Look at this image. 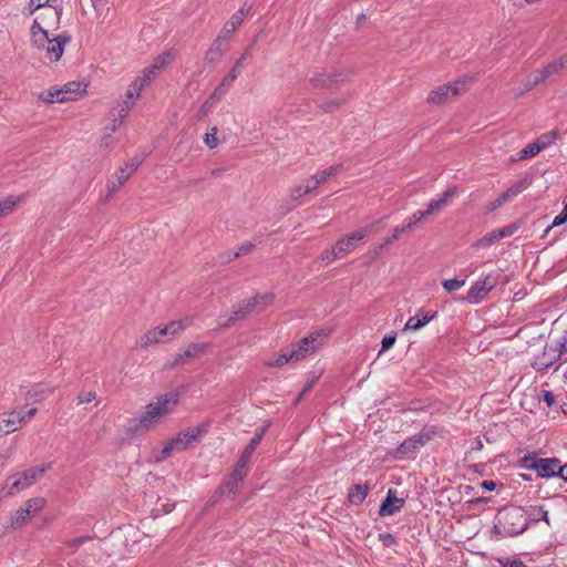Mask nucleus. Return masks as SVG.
<instances>
[{
	"label": "nucleus",
	"instance_id": "nucleus-1",
	"mask_svg": "<svg viewBox=\"0 0 567 567\" xmlns=\"http://www.w3.org/2000/svg\"><path fill=\"white\" fill-rule=\"evenodd\" d=\"M529 526V519L522 507L506 506L495 516L493 534L497 539L514 537L524 533Z\"/></svg>",
	"mask_w": 567,
	"mask_h": 567
},
{
	"label": "nucleus",
	"instance_id": "nucleus-2",
	"mask_svg": "<svg viewBox=\"0 0 567 567\" xmlns=\"http://www.w3.org/2000/svg\"><path fill=\"white\" fill-rule=\"evenodd\" d=\"M209 423L204 422L195 427H188L179 432L176 437L172 439L162 450L158 461L168 457L174 452L185 450L190 443L199 441L208 432Z\"/></svg>",
	"mask_w": 567,
	"mask_h": 567
},
{
	"label": "nucleus",
	"instance_id": "nucleus-3",
	"mask_svg": "<svg viewBox=\"0 0 567 567\" xmlns=\"http://www.w3.org/2000/svg\"><path fill=\"white\" fill-rule=\"evenodd\" d=\"M518 463L522 468L535 471L540 478L558 476L564 471L557 457L542 458L536 454H528L520 457Z\"/></svg>",
	"mask_w": 567,
	"mask_h": 567
},
{
	"label": "nucleus",
	"instance_id": "nucleus-4",
	"mask_svg": "<svg viewBox=\"0 0 567 567\" xmlns=\"http://www.w3.org/2000/svg\"><path fill=\"white\" fill-rule=\"evenodd\" d=\"M352 74L353 70L350 68L330 69L316 72L309 82L315 89H334L343 84Z\"/></svg>",
	"mask_w": 567,
	"mask_h": 567
},
{
	"label": "nucleus",
	"instance_id": "nucleus-5",
	"mask_svg": "<svg viewBox=\"0 0 567 567\" xmlns=\"http://www.w3.org/2000/svg\"><path fill=\"white\" fill-rule=\"evenodd\" d=\"M272 295L267 293L262 296L257 295L251 299L244 301L243 303L238 305L237 308L234 309L231 316L225 323L221 324V327L228 328L231 326L233 322L237 320H243L254 312H259L264 310L268 305L272 302Z\"/></svg>",
	"mask_w": 567,
	"mask_h": 567
},
{
	"label": "nucleus",
	"instance_id": "nucleus-6",
	"mask_svg": "<svg viewBox=\"0 0 567 567\" xmlns=\"http://www.w3.org/2000/svg\"><path fill=\"white\" fill-rule=\"evenodd\" d=\"M436 434L435 427H424L421 432L404 440L392 453L396 460H403L406 456L415 454L426 442Z\"/></svg>",
	"mask_w": 567,
	"mask_h": 567
},
{
	"label": "nucleus",
	"instance_id": "nucleus-7",
	"mask_svg": "<svg viewBox=\"0 0 567 567\" xmlns=\"http://www.w3.org/2000/svg\"><path fill=\"white\" fill-rule=\"evenodd\" d=\"M49 465H41L30 467L21 473L14 474L9 480H12L11 484H8L7 495L12 496L18 492H21L31 485H33L48 470Z\"/></svg>",
	"mask_w": 567,
	"mask_h": 567
},
{
	"label": "nucleus",
	"instance_id": "nucleus-8",
	"mask_svg": "<svg viewBox=\"0 0 567 567\" xmlns=\"http://www.w3.org/2000/svg\"><path fill=\"white\" fill-rule=\"evenodd\" d=\"M37 408L12 411L0 416V432L10 434L19 429L22 423L29 422L37 413Z\"/></svg>",
	"mask_w": 567,
	"mask_h": 567
},
{
	"label": "nucleus",
	"instance_id": "nucleus-9",
	"mask_svg": "<svg viewBox=\"0 0 567 567\" xmlns=\"http://www.w3.org/2000/svg\"><path fill=\"white\" fill-rule=\"evenodd\" d=\"M498 275L497 274H488L483 279L477 280L473 284V286L467 291L465 300L471 305H477L488 292L497 285Z\"/></svg>",
	"mask_w": 567,
	"mask_h": 567
},
{
	"label": "nucleus",
	"instance_id": "nucleus-10",
	"mask_svg": "<svg viewBox=\"0 0 567 567\" xmlns=\"http://www.w3.org/2000/svg\"><path fill=\"white\" fill-rule=\"evenodd\" d=\"M70 40L71 37L68 34H60L53 39H50L49 34H47L42 45H32V48L39 51H44L45 58L50 62H58L61 59L64 52V48L70 42Z\"/></svg>",
	"mask_w": 567,
	"mask_h": 567
},
{
	"label": "nucleus",
	"instance_id": "nucleus-11",
	"mask_svg": "<svg viewBox=\"0 0 567 567\" xmlns=\"http://www.w3.org/2000/svg\"><path fill=\"white\" fill-rule=\"evenodd\" d=\"M373 228L374 224H370L364 228L351 233L346 238L340 239L339 241L336 243L337 249H339V252L346 256L347 254L355 249L359 243L362 239H364L373 230Z\"/></svg>",
	"mask_w": 567,
	"mask_h": 567
},
{
	"label": "nucleus",
	"instance_id": "nucleus-12",
	"mask_svg": "<svg viewBox=\"0 0 567 567\" xmlns=\"http://www.w3.org/2000/svg\"><path fill=\"white\" fill-rule=\"evenodd\" d=\"M460 82H453L443 84L435 90H432L427 95V103L432 105H440L444 103L450 96L457 95L460 93Z\"/></svg>",
	"mask_w": 567,
	"mask_h": 567
},
{
	"label": "nucleus",
	"instance_id": "nucleus-13",
	"mask_svg": "<svg viewBox=\"0 0 567 567\" xmlns=\"http://www.w3.org/2000/svg\"><path fill=\"white\" fill-rule=\"evenodd\" d=\"M396 491L390 488L386 493V497L381 503L379 515L382 517L394 515L400 512L404 504L405 499L402 497H396Z\"/></svg>",
	"mask_w": 567,
	"mask_h": 567
},
{
	"label": "nucleus",
	"instance_id": "nucleus-14",
	"mask_svg": "<svg viewBox=\"0 0 567 567\" xmlns=\"http://www.w3.org/2000/svg\"><path fill=\"white\" fill-rule=\"evenodd\" d=\"M316 342L317 338L313 336L303 338L293 347L292 351L289 353V359H292L293 361L305 359L308 354L316 351Z\"/></svg>",
	"mask_w": 567,
	"mask_h": 567
},
{
	"label": "nucleus",
	"instance_id": "nucleus-15",
	"mask_svg": "<svg viewBox=\"0 0 567 567\" xmlns=\"http://www.w3.org/2000/svg\"><path fill=\"white\" fill-rule=\"evenodd\" d=\"M163 417L158 409L155 408L154 403L146 405L145 412L140 416L138 424L135 426V432L147 431L151 425L157 423Z\"/></svg>",
	"mask_w": 567,
	"mask_h": 567
},
{
	"label": "nucleus",
	"instance_id": "nucleus-16",
	"mask_svg": "<svg viewBox=\"0 0 567 567\" xmlns=\"http://www.w3.org/2000/svg\"><path fill=\"white\" fill-rule=\"evenodd\" d=\"M179 394L178 392H169L156 398V402H153L155 408L158 409L162 416L171 413L174 408L178 404Z\"/></svg>",
	"mask_w": 567,
	"mask_h": 567
},
{
	"label": "nucleus",
	"instance_id": "nucleus-17",
	"mask_svg": "<svg viewBox=\"0 0 567 567\" xmlns=\"http://www.w3.org/2000/svg\"><path fill=\"white\" fill-rule=\"evenodd\" d=\"M207 348V343H190L187 349L177 353L174 358V361L171 363V367H176L181 363L186 362L189 359L196 358L202 354Z\"/></svg>",
	"mask_w": 567,
	"mask_h": 567
},
{
	"label": "nucleus",
	"instance_id": "nucleus-18",
	"mask_svg": "<svg viewBox=\"0 0 567 567\" xmlns=\"http://www.w3.org/2000/svg\"><path fill=\"white\" fill-rule=\"evenodd\" d=\"M567 65V54L560 56L557 60L551 61L546 66H544L536 76L540 81V83L545 82L551 75L557 74L560 70H563Z\"/></svg>",
	"mask_w": 567,
	"mask_h": 567
},
{
	"label": "nucleus",
	"instance_id": "nucleus-19",
	"mask_svg": "<svg viewBox=\"0 0 567 567\" xmlns=\"http://www.w3.org/2000/svg\"><path fill=\"white\" fill-rule=\"evenodd\" d=\"M548 350H550V347L547 346L544 349V352L535 358V360L532 362V368L535 371H544L548 368H550L557 360H559L560 355L558 353H549Z\"/></svg>",
	"mask_w": 567,
	"mask_h": 567
},
{
	"label": "nucleus",
	"instance_id": "nucleus-20",
	"mask_svg": "<svg viewBox=\"0 0 567 567\" xmlns=\"http://www.w3.org/2000/svg\"><path fill=\"white\" fill-rule=\"evenodd\" d=\"M530 185V179L528 176L519 179L511 187H508L504 193H502L498 198L505 205L506 203L513 200L517 195L524 192Z\"/></svg>",
	"mask_w": 567,
	"mask_h": 567
},
{
	"label": "nucleus",
	"instance_id": "nucleus-21",
	"mask_svg": "<svg viewBox=\"0 0 567 567\" xmlns=\"http://www.w3.org/2000/svg\"><path fill=\"white\" fill-rule=\"evenodd\" d=\"M62 8L61 7H50L48 9H44L39 14V18L41 19L42 23L47 27H52L53 29H58L60 25V19L62 16Z\"/></svg>",
	"mask_w": 567,
	"mask_h": 567
},
{
	"label": "nucleus",
	"instance_id": "nucleus-22",
	"mask_svg": "<svg viewBox=\"0 0 567 567\" xmlns=\"http://www.w3.org/2000/svg\"><path fill=\"white\" fill-rule=\"evenodd\" d=\"M169 336L166 326L156 327L155 329L148 331L143 337H141L138 341V346L141 348H146L150 344L161 342L165 337Z\"/></svg>",
	"mask_w": 567,
	"mask_h": 567
},
{
	"label": "nucleus",
	"instance_id": "nucleus-23",
	"mask_svg": "<svg viewBox=\"0 0 567 567\" xmlns=\"http://www.w3.org/2000/svg\"><path fill=\"white\" fill-rule=\"evenodd\" d=\"M87 84L84 82L71 81L60 87V91L69 101H74L86 92Z\"/></svg>",
	"mask_w": 567,
	"mask_h": 567
},
{
	"label": "nucleus",
	"instance_id": "nucleus-24",
	"mask_svg": "<svg viewBox=\"0 0 567 567\" xmlns=\"http://www.w3.org/2000/svg\"><path fill=\"white\" fill-rule=\"evenodd\" d=\"M226 35L219 34L212 43L210 48L205 54V60L208 64H213L220 58L223 53V47L227 43Z\"/></svg>",
	"mask_w": 567,
	"mask_h": 567
},
{
	"label": "nucleus",
	"instance_id": "nucleus-25",
	"mask_svg": "<svg viewBox=\"0 0 567 567\" xmlns=\"http://www.w3.org/2000/svg\"><path fill=\"white\" fill-rule=\"evenodd\" d=\"M270 425V422L267 421L265 425L258 427L255 431L254 436L251 437L248 445L245 447V450L241 453V456H246L247 458H251L252 453L255 452L256 447L260 444L261 440L264 439L268 427Z\"/></svg>",
	"mask_w": 567,
	"mask_h": 567
},
{
	"label": "nucleus",
	"instance_id": "nucleus-26",
	"mask_svg": "<svg viewBox=\"0 0 567 567\" xmlns=\"http://www.w3.org/2000/svg\"><path fill=\"white\" fill-rule=\"evenodd\" d=\"M41 19L37 17L30 28V42L31 45H42L45 35L48 34V29L42 27Z\"/></svg>",
	"mask_w": 567,
	"mask_h": 567
},
{
	"label": "nucleus",
	"instance_id": "nucleus-27",
	"mask_svg": "<svg viewBox=\"0 0 567 567\" xmlns=\"http://www.w3.org/2000/svg\"><path fill=\"white\" fill-rule=\"evenodd\" d=\"M369 493V486L367 484H354L349 488L348 501L353 505H361Z\"/></svg>",
	"mask_w": 567,
	"mask_h": 567
},
{
	"label": "nucleus",
	"instance_id": "nucleus-28",
	"mask_svg": "<svg viewBox=\"0 0 567 567\" xmlns=\"http://www.w3.org/2000/svg\"><path fill=\"white\" fill-rule=\"evenodd\" d=\"M159 73H161L159 71H157L156 69H153V65L146 68L143 71V75L141 78H137L133 82V89L136 92V94L140 95L141 92L143 91L144 86L146 85V83L150 82L151 80L155 79Z\"/></svg>",
	"mask_w": 567,
	"mask_h": 567
},
{
	"label": "nucleus",
	"instance_id": "nucleus-29",
	"mask_svg": "<svg viewBox=\"0 0 567 567\" xmlns=\"http://www.w3.org/2000/svg\"><path fill=\"white\" fill-rule=\"evenodd\" d=\"M22 200L23 196H8L0 199V218L13 213Z\"/></svg>",
	"mask_w": 567,
	"mask_h": 567
},
{
	"label": "nucleus",
	"instance_id": "nucleus-30",
	"mask_svg": "<svg viewBox=\"0 0 567 567\" xmlns=\"http://www.w3.org/2000/svg\"><path fill=\"white\" fill-rule=\"evenodd\" d=\"M249 50H250V48H248L243 53V55L236 61V63L234 64V66L229 71V73L223 79V81H221L223 86H230L233 84V82L237 79L238 73H239L238 69L244 65L247 56L249 55Z\"/></svg>",
	"mask_w": 567,
	"mask_h": 567
},
{
	"label": "nucleus",
	"instance_id": "nucleus-31",
	"mask_svg": "<svg viewBox=\"0 0 567 567\" xmlns=\"http://www.w3.org/2000/svg\"><path fill=\"white\" fill-rule=\"evenodd\" d=\"M539 152H542V146H539L536 141H534L533 143H529L524 148H522L515 156H512L511 162H517L534 157Z\"/></svg>",
	"mask_w": 567,
	"mask_h": 567
},
{
	"label": "nucleus",
	"instance_id": "nucleus-32",
	"mask_svg": "<svg viewBox=\"0 0 567 567\" xmlns=\"http://www.w3.org/2000/svg\"><path fill=\"white\" fill-rule=\"evenodd\" d=\"M249 462L250 460L246 456H239L237 460L234 470L231 472V476L235 477L237 481H241L247 476L249 471Z\"/></svg>",
	"mask_w": 567,
	"mask_h": 567
},
{
	"label": "nucleus",
	"instance_id": "nucleus-33",
	"mask_svg": "<svg viewBox=\"0 0 567 567\" xmlns=\"http://www.w3.org/2000/svg\"><path fill=\"white\" fill-rule=\"evenodd\" d=\"M39 99L43 101L44 103H64L68 102V99L65 95H63L60 91V87H52L48 91L41 93L39 95Z\"/></svg>",
	"mask_w": 567,
	"mask_h": 567
},
{
	"label": "nucleus",
	"instance_id": "nucleus-34",
	"mask_svg": "<svg viewBox=\"0 0 567 567\" xmlns=\"http://www.w3.org/2000/svg\"><path fill=\"white\" fill-rule=\"evenodd\" d=\"M529 522L544 520L548 526L550 525L548 512L543 506L530 507L528 514H526Z\"/></svg>",
	"mask_w": 567,
	"mask_h": 567
},
{
	"label": "nucleus",
	"instance_id": "nucleus-35",
	"mask_svg": "<svg viewBox=\"0 0 567 567\" xmlns=\"http://www.w3.org/2000/svg\"><path fill=\"white\" fill-rule=\"evenodd\" d=\"M342 168H343L342 164L332 165V166H330L327 169L317 172L316 174H313V176L319 182V185H320V184L326 183L329 178H331L332 176H334L339 172H341Z\"/></svg>",
	"mask_w": 567,
	"mask_h": 567
},
{
	"label": "nucleus",
	"instance_id": "nucleus-36",
	"mask_svg": "<svg viewBox=\"0 0 567 567\" xmlns=\"http://www.w3.org/2000/svg\"><path fill=\"white\" fill-rule=\"evenodd\" d=\"M45 505V499L43 497H34V498H31V499H28L23 507L25 509H29L28 513L30 514V516H33L38 513H40L43 507Z\"/></svg>",
	"mask_w": 567,
	"mask_h": 567
},
{
	"label": "nucleus",
	"instance_id": "nucleus-37",
	"mask_svg": "<svg viewBox=\"0 0 567 567\" xmlns=\"http://www.w3.org/2000/svg\"><path fill=\"white\" fill-rule=\"evenodd\" d=\"M410 231V226H396L393 231H392V235L384 238V241L383 244L381 245V249L393 244L395 240L400 239V237L404 234H408Z\"/></svg>",
	"mask_w": 567,
	"mask_h": 567
},
{
	"label": "nucleus",
	"instance_id": "nucleus-38",
	"mask_svg": "<svg viewBox=\"0 0 567 567\" xmlns=\"http://www.w3.org/2000/svg\"><path fill=\"white\" fill-rule=\"evenodd\" d=\"M240 483L241 481H237L235 477L230 475L229 478L219 487L218 493H228L235 495L239 489Z\"/></svg>",
	"mask_w": 567,
	"mask_h": 567
},
{
	"label": "nucleus",
	"instance_id": "nucleus-39",
	"mask_svg": "<svg viewBox=\"0 0 567 567\" xmlns=\"http://www.w3.org/2000/svg\"><path fill=\"white\" fill-rule=\"evenodd\" d=\"M243 23L239 17L235 14L224 24L219 34L226 35V40H228L229 35L236 31V29Z\"/></svg>",
	"mask_w": 567,
	"mask_h": 567
},
{
	"label": "nucleus",
	"instance_id": "nucleus-40",
	"mask_svg": "<svg viewBox=\"0 0 567 567\" xmlns=\"http://www.w3.org/2000/svg\"><path fill=\"white\" fill-rule=\"evenodd\" d=\"M187 326H188L187 320H177V321H171L166 326V328L168 330L169 337L174 338V337L178 336L182 331H184Z\"/></svg>",
	"mask_w": 567,
	"mask_h": 567
},
{
	"label": "nucleus",
	"instance_id": "nucleus-41",
	"mask_svg": "<svg viewBox=\"0 0 567 567\" xmlns=\"http://www.w3.org/2000/svg\"><path fill=\"white\" fill-rule=\"evenodd\" d=\"M558 137L557 131H550L547 133L542 134L536 142L539 146H542V151L550 146Z\"/></svg>",
	"mask_w": 567,
	"mask_h": 567
},
{
	"label": "nucleus",
	"instance_id": "nucleus-42",
	"mask_svg": "<svg viewBox=\"0 0 567 567\" xmlns=\"http://www.w3.org/2000/svg\"><path fill=\"white\" fill-rule=\"evenodd\" d=\"M171 61V53L169 52H164L163 54L158 55L157 58L154 59L152 65H153V69H156L157 71H162Z\"/></svg>",
	"mask_w": 567,
	"mask_h": 567
},
{
	"label": "nucleus",
	"instance_id": "nucleus-43",
	"mask_svg": "<svg viewBox=\"0 0 567 567\" xmlns=\"http://www.w3.org/2000/svg\"><path fill=\"white\" fill-rule=\"evenodd\" d=\"M217 127L214 126L212 127L210 132L206 133L205 134V138H204V142L205 144L210 148H216L218 146V138H217Z\"/></svg>",
	"mask_w": 567,
	"mask_h": 567
},
{
	"label": "nucleus",
	"instance_id": "nucleus-44",
	"mask_svg": "<svg viewBox=\"0 0 567 567\" xmlns=\"http://www.w3.org/2000/svg\"><path fill=\"white\" fill-rule=\"evenodd\" d=\"M342 257H343V255L341 252H339V249H337V245H334L331 250H327L322 254L321 259L324 264H331L337 258H342Z\"/></svg>",
	"mask_w": 567,
	"mask_h": 567
},
{
	"label": "nucleus",
	"instance_id": "nucleus-45",
	"mask_svg": "<svg viewBox=\"0 0 567 567\" xmlns=\"http://www.w3.org/2000/svg\"><path fill=\"white\" fill-rule=\"evenodd\" d=\"M444 289L449 292L458 290L465 285V280L447 279L442 282Z\"/></svg>",
	"mask_w": 567,
	"mask_h": 567
},
{
	"label": "nucleus",
	"instance_id": "nucleus-46",
	"mask_svg": "<svg viewBox=\"0 0 567 567\" xmlns=\"http://www.w3.org/2000/svg\"><path fill=\"white\" fill-rule=\"evenodd\" d=\"M29 509H25L23 506L20 507L14 516H13V519H12V524L13 525H17V526H21L25 523L27 518L30 516V514L28 513Z\"/></svg>",
	"mask_w": 567,
	"mask_h": 567
},
{
	"label": "nucleus",
	"instance_id": "nucleus-47",
	"mask_svg": "<svg viewBox=\"0 0 567 567\" xmlns=\"http://www.w3.org/2000/svg\"><path fill=\"white\" fill-rule=\"evenodd\" d=\"M289 361H293L292 359H289V353H281L277 357V359L266 361L265 365L279 368L285 365Z\"/></svg>",
	"mask_w": 567,
	"mask_h": 567
},
{
	"label": "nucleus",
	"instance_id": "nucleus-48",
	"mask_svg": "<svg viewBox=\"0 0 567 567\" xmlns=\"http://www.w3.org/2000/svg\"><path fill=\"white\" fill-rule=\"evenodd\" d=\"M501 238L497 235V230L486 234L483 236L476 244V246L485 247L492 245L493 243L499 240Z\"/></svg>",
	"mask_w": 567,
	"mask_h": 567
},
{
	"label": "nucleus",
	"instance_id": "nucleus-49",
	"mask_svg": "<svg viewBox=\"0 0 567 567\" xmlns=\"http://www.w3.org/2000/svg\"><path fill=\"white\" fill-rule=\"evenodd\" d=\"M518 229H519L518 224H515V223L509 224L503 228L497 229V235L502 239V238L509 237V236L514 235Z\"/></svg>",
	"mask_w": 567,
	"mask_h": 567
},
{
	"label": "nucleus",
	"instance_id": "nucleus-50",
	"mask_svg": "<svg viewBox=\"0 0 567 567\" xmlns=\"http://www.w3.org/2000/svg\"><path fill=\"white\" fill-rule=\"evenodd\" d=\"M342 104L343 101L336 99L320 104V109L326 113H330L340 109Z\"/></svg>",
	"mask_w": 567,
	"mask_h": 567
},
{
	"label": "nucleus",
	"instance_id": "nucleus-51",
	"mask_svg": "<svg viewBox=\"0 0 567 567\" xmlns=\"http://www.w3.org/2000/svg\"><path fill=\"white\" fill-rule=\"evenodd\" d=\"M540 84V81L538 80V78L535 75L533 79H528L526 80V82L524 83V89L519 90L515 96L516 97H519L522 96L524 93L533 90L536 85Z\"/></svg>",
	"mask_w": 567,
	"mask_h": 567
},
{
	"label": "nucleus",
	"instance_id": "nucleus-52",
	"mask_svg": "<svg viewBox=\"0 0 567 567\" xmlns=\"http://www.w3.org/2000/svg\"><path fill=\"white\" fill-rule=\"evenodd\" d=\"M301 186H302V193H306L308 195V194L312 193L319 186V182L312 175L308 179H306L305 184Z\"/></svg>",
	"mask_w": 567,
	"mask_h": 567
},
{
	"label": "nucleus",
	"instance_id": "nucleus-53",
	"mask_svg": "<svg viewBox=\"0 0 567 567\" xmlns=\"http://www.w3.org/2000/svg\"><path fill=\"white\" fill-rule=\"evenodd\" d=\"M423 328V323L420 321V315L413 316L409 318V320L405 323L404 330H419Z\"/></svg>",
	"mask_w": 567,
	"mask_h": 567
},
{
	"label": "nucleus",
	"instance_id": "nucleus-54",
	"mask_svg": "<svg viewBox=\"0 0 567 567\" xmlns=\"http://www.w3.org/2000/svg\"><path fill=\"white\" fill-rule=\"evenodd\" d=\"M498 563L503 567H526V565L520 559H516V558H508V557L499 558Z\"/></svg>",
	"mask_w": 567,
	"mask_h": 567
},
{
	"label": "nucleus",
	"instance_id": "nucleus-55",
	"mask_svg": "<svg viewBox=\"0 0 567 567\" xmlns=\"http://www.w3.org/2000/svg\"><path fill=\"white\" fill-rule=\"evenodd\" d=\"M121 187V182H117L114 178L110 179L106 184L107 194L105 196V200L112 197Z\"/></svg>",
	"mask_w": 567,
	"mask_h": 567
},
{
	"label": "nucleus",
	"instance_id": "nucleus-56",
	"mask_svg": "<svg viewBox=\"0 0 567 567\" xmlns=\"http://www.w3.org/2000/svg\"><path fill=\"white\" fill-rule=\"evenodd\" d=\"M427 217L424 210H417L415 212L408 220L404 226H410V230L423 218Z\"/></svg>",
	"mask_w": 567,
	"mask_h": 567
},
{
	"label": "nucleus",
	"instance_id": "nucleus-57",
	"mask_svg": "<svg viewBox=\"0 0 567 567\" xmlns=\"http://www.w3.org/2000/svg\"><path fill=\"white\" fill-rule=\"evenodd\" d=\"M567 220V215H565L563 212L557 215L553 223L545 229L544 236H546L554 227L560 226Z\"/></svg>",
	"mask_w": 567,
	"mask_h": 567
},
{
	"label": "nucleus",
	"instance_id": "nucleus-58",
	"mask_svg": "<svg viewBox=\"0 0 567 567\" xmlns=\"http://www.w3.org/2000/svg\"><path fill=\"white\" fill-rule=\"evenodd\" d=\"M379 540H381L385 547L394 546L398 543L396 538L390 533L379 534Z\"/></svg>",
	"mask_w": 567,
	"mask_h": 567
},
{
	"label": "nucleus",
	"instance_id": "nucleus-59",
	"mask_svg": "<svg viewBox=\"0 0 567 567\" xmlns=\"http://www.w3.org/2000/svg\"><path fill=\"white\" fill-rule=\"evenodd\" d=\"M457 193V187L453 186L447 188L439 198L440 202H443V206H446L452 197Z\"/></svg>",
	"mask_w": 567,
	"mask_h": 567
},
{
	"label": "nucleus",
	"instance_id": "nucleus-60",
	"mask_svg": "<svg viewBox=\"0 0 567 567\" xmlns=\"http://www.w3.org/2000/svg\"><path fill=\"white\" fill-rule=\"evenodd\" d=\"M133 105L134 101L123 100L122 102H120L117 105L120 117H125L126 112L130 111L133 107Z\"/></svg>",
	"mask_w": 567,
	"mask_h": 567
},
{
	"label": "nucleus",
	"instance_id": "nucleus-61",
	"mask_svg": "<svg viewBox=\"0 0 567 567\" xmlns=\"http://www.w3.org/2000/svg\"><path fill=\"white\" fill-rule=\"evenodd\" d=\"M550 351L559 355L567 352V337L564 338L563 341L555 343V346H550Z\"/></svg>",
	"mask_w": 567,
	"mask_h": 567
},
{
	"label": "nucleus",
	"instance_id": "nucleus-62",
	"mask_svg": "<svg viewBox=\"0 0 567 567\" xmlns=\"http://www.w3.org/2000/svg\"><path fill=\"white\" fill-rule=\"evenodd\" d=\"M95 398H96V393L93 391L82 392L78 395V401H79V404L90 403L93 400H95Z\"/></svg>",
	"mask_w": 567,
	"mask_h": 567
},
{
	"label": "nucleus",
	"instance_id": "nucleus-63",
	"mask_svg": "<svg viewBox=\"0 0 567 567\" xmlns=\"http://www.w3.org/2000/svg\"><path fill=\"white\" fill-rule=\"evenodd\" d=\"M443 202H440L439 199L436 200H431L429 204H427V208L424 210L426 216H430L432 215L434 212L436 210H440L441 208H443Z\"/></svg>",
	"mask_w": 567,
	"mask_h": 567
},
{
	"label": "nucleus",
	"instance_id": "nucleus-64",
	"mask_svg": "<svg viewBox=\"0 0 567 567\" xmlns=\"http://www.w3.org/2000/svg\"><path fill=\"white\" fill-rule=\"evenodd\" d=\"M254 248L251 243L243 244L236 251H233V257H240L243 255L249 254Z\"/></svg>",
	"mask_w": 567,
	"mask_h": 567
}]
</instances>
